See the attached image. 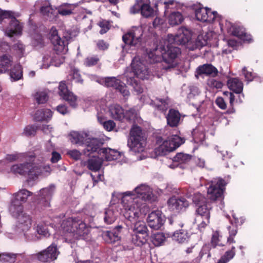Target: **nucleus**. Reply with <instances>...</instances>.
<instances>
[{
  "label": "nucleus",
  "mask_w": 263,
  "mask_h": 263,
  "mask_svg": "<svg viewBox=\"0 0 263 263\" xmlns=\"http://www.w3.org/2000/svg\"><path fill=\"white\" fill-rule=\"evenodd\" d=\"M242 71L246 81L250 82L253 80L255 77V73L248 71L246 67L242 68Z\"/></svg>",
  "instance_id": "nucleus-64"
},
{
  "label": "nucleus",
  "mask_w": 263,
  "mask_h": 263,
  "mask_svg": "<svg viewBox=\"0 0 263 263\" xmlns=\"http://www.w3.org/2000/svg\"><path fill=\"white\" fill-rule=\"evenodd\" d=\"M61 227L65 232L72 234L76 238L84 237L89 232V227L79 217H69L64 219Z\"/></svg>",
  "instance_id": "nucleus-3"
},
{
  "label": "nucleus",
  "mask_w": 263,
  "mask_h": 263,
  "mask_svg": "<svg viewBox=\"0 0 263 263\" xmlns=\"http://www.w3.org/2000/svg\"><path fill=\"white\" fill-rule=\"evenodd\" d=\"M219 233L216 231L214 232L212 235L211 240V245L213 248H215L217 246H222L221 244L219 243Z\"/></svg>",
  "instance_id": "nucleus-62"
},
{
  "label": "nucleus",
  "mask_w": 263,
  "mask_h": 263,
  "mask_svg": "<svg viewBox=\"0 0 263 263\" xmlns=\"http://www.w3.org/2000/svg\"><path fill=\"white\" fill-rule=\"evenodd\" d=\"M18 255L20 254L14 253L0 254V263H14Z\"/></svg>",
  "instance_id": "nucleus-37"
},
{
  "label": "nucleus",
  "mask_w": 263,
  "mask_h": 263,
  "mask_svg": "<svg viewBox=\"0 0 263 263\" xmlns=\"http://www.w3.org/2000/svg\"><path fill=\"white\" fill-rule=\"evenodd\" d=\"M193 201L198 206L208 202L205 197L200 193L195 194L193 198Z\"/></svg>",
  "instance_id": "nucleus-61"
},
{
  "label": "nucleus",
  "mask_w": 263,
  "mask_h": 263,
  "mask_svg": "<svg viewBox=\"0 0 263 263\" xmlns=\"http://www.w3.org/2000/svg\"><path fill=\"white\" fill-rule=\"evenodd\" d=\"M138 198L144 201L152 202L155 200V197L151 188L145 184H141L135 188L134 191Z\"/></svg>",
  "instance_id": "nucleus-17"
},
{
  "label": "nucleus",
  "mask_w": 263,
  "mask_h": 263,
  "mask_svg": "<svg viewBox=\"0 0 263 263\" xmlns=\"http://www.w3.org/2000/svg\"><path fill=\"white\" fill-rule=\"evenodd\" d=\"M192 158V156L190 154L179 153L173 158V160L174 162H178L180 164H185L189 163L191 160Z\"/></svg>",
  "instance_id": "nucleus-39"
},
{
  "label": "nucleus",
  "mask_w": 263,
  "mask_h": 263,
  "mask_svg": "<svg viewBox=\"0 0 263 263\" xmlns=\"http://www.w3.org/2000/svg\"><path fill=\"white\" fill-rule=\"evenodd\" d=\"M189 237L187 231L183 229L175 231L173 235V240L181 243L187 242Z\"/></svg>",
  "instance_id": "nucleus-34"
},
{
  "label": "nucleus",
  "mask_w": 263,
  "mask_h": 263,
  "mask_svg": "<svg viewBox=\"0 0 263 263\" xmlns=\"http://www.w3.org/2000/svg\"><path fill=\"white\" fill-rule=\"evenodd\" d=\"M227 183L221 178L214 179L208 188V197L211 200L216 201L223 197V193Z\"/></svg>",
  "instance_id": "nucleus-6"
},
{
  "label": "nucleus",
  "mask_w": 263,
  "mask_h": 263,
  "mask_svg": "<svg viewBox=\"0 0 263 263\" xmlns=\"http://www.w3.org/2000/svg\"><path fill=\"white\" fill-rule=\"evenodd\" d=\"M9 26L7 29L8 36H13L14 34H21L22 30V26L20 22L14 16H11Z\"/></svg>",
  "instance_id": "nucleus-25"
},
{
  "label": "nucleus",
  "mask_w": 263,
  "mask_h": 263,
  "mask_svg": "<svg viewBox=\"0 0 263 263\" xmlns=\"http://www.w3.org/2000/svg\"><path fill=\"white\" fill-rule=\"evenodd\" d=\"M54 186L43 189L40 190L39 203L44 206H49V202L54 193Z\"/></svg>",
  "instance_id": "nucleus-20"
},
{
  "label": "nucleus",
  "mask_w": 263,
  "mask_h": 263,
  "mask_svg": "<svg viewBox=\"0 0 263 263\" xmlns=\"http://www.w3.org/2000/svg\"><path fill=\"white\" fill-rule=\"evenodd\" d=\"M155 154L157 156H165L168 153L171 152L170 149L167 148L164 142L155 149Z\"/></svg>",
  "instance_id": "nucleus-54"
},
{
  "label": "nucleus",
  "mask_w": 263,
  "mask_h": 263,
  "mask_svg": "<svg viewBox=\"0 0 263 263\" xmlns=\"http://www.w3.org/2000/svg\"><path fill=\"white\" fill-rule=\"evenodd\" d=\"M12 64V57L8 54H4L0 57V74L8 71Z\"/></svg>",
  "instance_id": "nucleus-30"
},
{
  "label": "nucleus",
  "mask_w": 263,
  "mask_h": 263,
  "mask_svg": "<svg viewBox=\"0 0 263 263\" xmlns=\"http://www.w3.org/2000/svg\"><path fill=\"white\" fill-rule=\"evenodd\" d=\"M117 213L111 209H106L104 216V222L107 224L113 223L116 219Z\"/></svg>",
  "instance_id": "nucleus-42"
},
{
  "label": "nucleus",
  "mask_w": 263,
  "mask_h": 263,
  "mask_svg": "<svg viewBox=\"0 0 263 263\" xmlns=\"http://www.w3.org/2000/svg\"><path fill=\"white\" fill-rule=\"evenodd\" d=\"M62 98L67 102L69 105L72 108H76L77 107L78 97L72 91L66 94V95L64 96Z\"/></svg>",
  "instance_id": "nucleus-43"
},
{
  "label": "nucleus",
  "mask_w": 263,
  "mask_h": 263,
  "mask_svg": "<svg viewBox=\"0 0 263 263\" xmlns=\"http://www.w3.org/2000/svg\"><path fill=\"white\" fill-rule=\"evenodd\" d=\"M34 98L38 104H43L47 101L48 96L45 91H39L36 92Z\"/></svg>",
  "instance_id": "nucleus-53"
},
{
  "label": "nucleus",
  "mask_w": 263,
  "mask_h": 263,
  "mask_svg": "<svg viewBox=\"0 0 263 263\" xmlns=\"http://www.w3.org/2000/svg\"><path fill=\"white\" fill-rule=\"evenodd\" d=\"M224 95H227L229 96V103H230V107L229 109L227 111V113L228 114H231L235 112V110L234 108V102L235 101V96L231 92L226 91L224 93Z\"/></svg>",
  "instance_id": "nucleus-52"
},
{
  "label": "nucleus",
  "mask_w": 263,
  "mask_h": 263,
  "mask_svg": "<svg viewBox=\"0 0 263 263\" xmlns=\"http://www.w3.org/2000/svg\"><path fill=\"white\" fill-rule=\"evenodd\" d=\"M167 124L170 127H176L179 125L181 115L178 110L171 108L166 116Z\"/></svg>",
  "instance_id": "nucleus-23"
},
{
  "label": "nucleus",
  "mask_w": 263,
  "mask_h": 263,
  "mask_svg": "<svg viewBox=\"0 0 263 263\" xmlns=\"http://www.w3.org/2000/svg\"><path fill=\"white\" fill-rule=\"evenodd\" d=\"M11 214L17 219L16 226L18 230L25 232L30 229L32 225V218L30 215L24 213L23 210L22 212H17L16 215Z\"/></svg>",
  "instance_id": "nucleus-11"
},
{
  "label": "nucleus",
  "mask_w": 263,
  "mask_h": 263,
  "mask_svg": "<svg viewBox=\"0 0 263 263\" xmlns=\"http://www.w3.org/2000/svg\"><path fill=\"white\" fill-rule=\"evenodd\" d=\"M245 219L242 217H237L235 215H233V218L230 220L231 225L228 227L229 236L227 242L229 244L235 242L234 237L238 232V227L241 226L245 222Z\"/></svg>",
  "instance_id": "nucleus-13"
},
{
  "label": "nucleus",
  "mask_w": 263,
  "mask_h": 263,
  "mask_svg": "<svg viewBox=\"0 0 263 263\" xmlns=\"http://www.w3.org/2000/svg\"><path fill=\"white\" fill-rule=\"evenodd\" d=\"M193 9L196 19L202 22L213 23L218 15L216 11H212L211 9L204 8L200 4L194 6Z\"/></svg>",
  "instance_id": "nucleus-10"
},
{
  "label": "nucleus",
  "mask_w": 263,
  "mask_h": 263,
  "mask_svg": "<svg viewBox=\"0 0 263 263\" xmlns=\"http://www.w3.org/2000/svg\"><path fill=\"white\" fill-rule=\"evenodd\" d=\"M235 255V247L232 246L231 249L227 251L221 257L227 262L231 260Z\"/></svg>",
  "instance_id": "nucleus-59"
},
{
  "label": "nucleus",
  "mask_w": 263,
  "mask_h": 263,
  "mask_svg": "<svg viewBox=\"0 0 263 263\" xmlns=\"http://www.w3.org/2000/svg\"><path fill=\"white\" fill-rule=\"evenodd\" d=\"M125 228L121 225L117 226L111 231L103 232V239L107 243H113L120 240L121 235Z\"/></svg>",
  "instance_id": "nucleus-14"
},
{
  "label": "nucleus",
  "mask_w": 263,
  "mask_h": 263,
  "mask_svg": "<svg viewBox=\"0 0 263 263\" xmlns=\"http://www.w3.org/2000/svg\"><path fill=\"white\" fill-rule=\"evenodd\" d=\"M36 132V127L34 125H28L24 129V134L27 136L35 135Z\"/></svg>",
  "instance_id": "nucleus-63"
},
{
  "label": "nucleus",
  "mask_w": 263,
  "mask_h": 263,
  "mask_svg": "<svg viewBox=\"0 0 263 263\" xmlns=\"http://www.w3.org/2000/svg\"><path fill=\"white\" fill-rule=\"evenodd\" d=\"M104 85L107 87H112L118 90L124 97L128 96L129 92L127 89L126 85L120 80L116 77L105 78L104 80Z\"/></svg>",
  "instance_id": "nucleus-12"
},
{
  "label": "nucleus",
  "mask_w": 263,
  "mask_h": 263,
  "mask_svg": "<svg viewBox=\"0 0 263 263\" xmlns=\"http://www.w3.org/2000/svg\"><path fill=\"white\" fill-rule=\"evenodd\" d=\"M10 78L13 81H18L23 78V70L20 65L15 66L10 72Z\"/></svg>",
  "instance_id": "nucleus-40"
},
{
  "label": "nucleus",
  "mask_w": 263,
  "mask_h": 263,
  "mask_svg": "<svg viewBox=\"0 0 263 263\" xmlns=\"http://www.w3.org/2000/svg\"><path fill=\"white\" fill-rule=\"evenodd\" d=\"M226 26H227V29L229 33L240 39H245V37L246 36V32L245 28L233 24L230 22H226Z\"/></svg>",
  "instance_id": "nucleus-22"
},
{
  "label": "nucleus",
  "mask_w": 263,
  "mask_h": 263,
  "mask_svg": "<svg viewBox=\"0 0 263 263\" xmlns=\"http://www.w3.org/2000/svg\"><path fill=\"white\" fill-rule=\"evenodd\" d=\"M131 67L137 77L144 79L148 76V68L140 61L133 60L131 64Z\"/></svg>",
  "instance_id": "nucleus-18"
},
{
  "label": "nucleus",
  "mask_w": 263,
  "mask_h": 263,
  "mask_svg": "<svg viewBox=\"0 0 263 263\" xmlns=\"http://www.w3.org/2000/svg\"><path fill=\"white\" fill-rule=\"evenodd\" d=\"M75 7L74 4L64 3L57 8L58 13L62 16L69 15L73 13Z\"/></svg>",
  "instance_id": "nucleus-33"
},
{
  "label": "nucleus",
  "mask_w": 263,
  "mask_h": 263,
  "mask_svg": "<svg viewBox=\"0 0 263 263\" xmlns=\"http://www.w3.org/2000/svg\"><path fill=\"white\" fill-rule=\"evenodd\" d=\"M100 58L98 55L89 56L85 59L84 64L87 67L96 65L100 61Z\"/></svg>",
  "instance_id": "nucleus-47"
},
{
  "label": "nucleus",
  "mask_w": 263,
  "mask_h": 263,
  "mask_svg": "<svg viewBox=\"0 0 263 263\" xmlns=\"http://www.w3.org/2000/svg\"><path fill=\"white\" fill-rule=\"evenodd\" d=\"M68 77L70 80H74L76 83L82 84L83 82L79 69L74 67L71 69Z\"/></svg>",
  "instance_id": "nucleus-44"
},
{
  "label": "nucleus",
  "mask_w": 263,
  "mask_h": 263,
  "mask_svg": "<svg viewBox=\"0 0 263 263\" xmlns=\"http://www.w3.org/2000/svg\"><path fill=\"white\" fill-rule=\"evenodd\" d=\"M134 233L147 236V228L143 221H136L133 228Z\"/></svg>",
  "instance_id": "nucleus-35"
},
{
  "label": "nucleus",
  "mask_w": 263,
  "mask_h": 263,
  "mask_svg": "<svg viewBox=\"0 0 263 263\" xmlns=\"http://www.w3.org/2000/svg\"><path fill=\"white\" fill-rule=\"evenodd\" d=\"M99 26L101 28L100 33L103 34L106 33L110 29L109 22L105 20H102L98 23Z\"/></svg>",
  "instance_id": "nucleus-58"
},
{
  "label": "nucleus",
  "mask_w": 263,
  "mask_h": 263,
  "mask_svg": "<svg viewBox=\"0 0 263 263\" xmlns=\"http://www.w3.org/2000/svg\"><path fill=\"white\" fill-rule=\"evenodd\" d=\"M58 88V93L61 98L66 95V94L71 92V91L68 89V86L65 81H62L60 82Z\"/></svg>",
  "instance_id": "nucleus-57"
},
{
  "label": "nucleus",
  "mask_w": 263,
  "mask_h": 263,
  "mask_svg": "<svg viewBox=\"0 0 263 263\" xmlns=\"http://www.w3.org/2000/svg\"><path fill=\"white\" fill-rule=\"evenodd\" d=\"M56 51V54L52 57L51 63L55 66H59L64 62L65 57L60 54L61 52Z\"/></svg>",
  "instance_id": "nucleus-56"
},
{
  "label": "nucleus",
  "mask_w": 263,
  "mask_h": 263,
  "mask_svg": "<svg viewBox=\"0 0 263 263\" xmlns=\"http://www.w3.org/2000/svg\"><path fill=\"white\" fill-rule=\"evenodd\" d=\"M158 102L154 104L155 108L161 111L162 112H165L168 108V103L165 100L162 99H157Z\"/></svg>",
  "instance_id": "nucleus-55"
},
{
  "label": "nucleus",
  "mask_w": 263,
  "mask_h": 263,
  "mask_svg": "<svg viewBox=\"0 0 263 263\" xmlns=\"http://www.w3.org/2000/svg\"><path fill=\"white\" fill-rule=\"evenodd\" d=\"M183 21L182 14L179 12H172L169 16V23L172 25L181 24Z\"/></svg>",
  "instance_id": "nucleus-41"
},
{
  "label": "nucleus",
  "mask_w": 263,
  "mask_h": 263,
  "mask_svg": "<svg viewBox=\"0 0 263 263\" xmlns=\"http://www.w3.org/2000/svg\"><path fill=\"white\" fill-rule=\"evenodd\" d=\"M69 136L70 137V139L71 143L79 145H82L84 144L86 145V141L89 139H85L83 134L78 132H71Z\"/></svg>",
  "instance_id": "nucleus-32"
},
{
  "label": "nucleus",
  "mask_w": 263,
  "mask_h": 263,
  "mask_svg": "<svg viewBox=\"0 0 263 263\" xmlns=\"http://www.w3.org/2000/svg\"><path fill=\"white\" fill-rule=\"evenodd\" d=\"M32 193L26 190H21L14 194V199L12 201L9 206V211L11 213L16 215L18 212H22L23 206L22 203L26 202L28 197L31 196Z\"/></svg>",
  "instance_id": "nucleus-8"
},
{
  "label": "nucleus",
  "mask_w": 263,
  "mask_h": 263,
  "mask_svg": "<svg viewBox=\"0 0 263 263\" xmlns=\"http://www.w3.org/2000/svg\"><path fill=\"white\" fill-rule=\"evenodd\" d=\"M165 240V236L163 233L154 234L151 237V241L155 246H161Z\"/></svg>",
  "instance_id": "nucleus-46"
},
{
  "label": "nucleus",
  "mask_w": 263,
  "mask_h": 263,
  "mask_svg": "<svg viewBox=\"0 0 263 263\" xmlns=\"http://www.w3.org/2000/svg\"><path fill=\"white\" fill-rule=\"evenodd\" d=\"M140 13L143 17L148 18L154 15V10L149 4H143L140 6Z\"/></svg>",
  "instance_id": "nucleus-38"
},
{
  "label": "nucleus",
  "mask_w": 263,
  "mask_h": 263,
  "mask_svg": "<svg viewBox=\"0 0 263 263\" xmlns=\"http://www.w3.org/2000/svg\"><path fill=\"white\" fill-rule=\"evenodd\" d=\"M147 221L151 228L155 230L159 229L164 222L162 212L158 210L152 211L148 214Z\"/></svg>",
  "instance_id": "nucleus-15"
},
{
  "label": "nucleus",
  "mask_w": 263,
  "mask_h": 263,
  "mask_svg": "<svg viewBox=\"0 0 263 263\" xmlns=\"http://www.w3.org/2000/svg\"><path fill=\"white\" fill-rule=\"evenodd\" d=\"M181 51L179 47L168 45L167 50L162 54V69L166 71L175 68L178 64V58Z\"/></svg>",
  "instance_id": "nucleus-5"
},
{
  "label": "nucleus",
  "mask_w": 263,
  "mask_h": 263,
  "mask_svg": "<svg viewBox=\"0 0 263 263\" xmlns=\"http://www.w3.org/2000/svg\"><path fill=\"white\" fill-rule=\"evenodd\" d=\"M109 110L110 116L113 119L121 121L124 119V110L120 105L118 104L112 105L109 107Z\"/></svg>",
  "instance_id": "nucleus-27"
},
{
  "label": "nucleus",
  "mask_w": 263,
  "mask_h": 263,
  "mask_svg": "<svg viewBox=\"0 0 263 263\" xmlns=\"http://www.w3.org/2000/svg\"><path fill=\"white\" fill-rule=\"evenodd\" d=\"M147 236L143 235L140 234L134 233L132 235L131 241L137 246H142L147 241Z\"/></svg>",
  "instance_id": "nucleus-36"
},
{
  "label": "nucleus",
  "mask_w": 263,
  "mask_h": 263,
  "mask_svg": "<svg viewBox=\"0 0 263 263\" xmlns=\"http://www.w3.org/2000/svg\"><path fill=\"white\" fill-rule=\"evenodd\" d=\"M168 209L176 212H180L189 205L188 201L184 197H171L167 201Z\"/></svg>",
  "instance_id": "nucleus-16"
},
{
  "label": "nucleus",
  "mask_w": 263,
  "mask_h": 263,
  "mask_svg": "<svg viewBox=\"0 0 263 263\" xmlns=\"http://www.w3.org/2000/svg\"><path fill=\"white\" fill-rule=\"evenodd\" d=\"M187 32V31H186ZM191 39V35L187 32L185 33L182 30H179V32L174 37V43L178 45H185Z\"/></svg>",
  "instance_id": "nucleus-31"
},
{
  "label": "nucleus",
  "mask_w": 263,
  "mask_h": 263,
  "mask_svg": "<svg viewBox=\"0 0 263 263\" xmlns=\"http://www.w3.org/2000/svg\"><path fill=\"white\" fill-rule=\"evenodd\" d=\"M50 36L51 42L53 45V49L58 52H63L65 48V42L58 35L57 30L52 28Z\"/></svg>",
  "instance_id": "nucleus-21"
},
{
  "label": "nucleus",
  "mask_w": 263,
  "mask_h": 263,
  "mask_svg": "<svg viewBox=\"0 0 263 263\" xmlns=\"http://www.w3.org/2000/svg\"><path fill=\"white\" fill-rule=\"evenodd\" d=\"M20 155L26 161L23 163L13 165L10 168L11 172L14 174L27 176L30 180H36L42 173L43 167L41 165L35 164V155L23 153Z\"/></svg>",
  "instance_id": "nucleus-1"
},
{
  "label": "nucleus",
  "mask_w": 263,
  "mask_h": 263,
  "mask_svg": "<svg viewBox=\"0 0 263 263\" xmlns=\"http://www.w3.org/2000/svg\"><path fill=\"white\" fill-rule=\"evenodd\" d=\"M138 210H132V206L129 208L128 210H126L124 214V216L129 221L132 222L136 220L138 218Z\"/></svg>",
  "instance_id": "nucleus-49"
},
{
  "label": "nucleus",
  "mask_w": 263,
  "mask_h": 263,
  "mask_svg": "<svg viewBox=\"0 0 263 263\" xmlns=\"http://www.w3.org/2000/svg\"><path fill=\"white\" fill-rule=\"evenodd\" d=\"M211 249V247L210 244H205L204 245L201 249L199 256L196 259L199 261L201 260V259L203 257L204 255H207V258H210L211 257V253L210 252V250Z\"/></svg>",
  "instance_id": "nucleus-50"
},
{
  "label": "nucleus",
  "mask_w": 263,
  "mask_h": 263,
  "mask_svg": "<svg viewBox=\"0 0 263 263\" xmlns=\"http://www.w3.org/2000/svg\"><path fill=\"white\" fill-rule=\"evenodd\" d=\"M124 115L125 116L124 119L127 121L130 122L135 119L137 113L134 108H130L128 110L124 111Z\"/></svg>",
  "instance_id": "nucleus-60"
},
{
  "label": "nucleus",
  "mask_w": 263,
  "mask_h": 263,
  "mask_svg": "<svg viewBox=\"0 0 263 263\" xmlns=\"http://www.w3.org/2000/svg\"><path fill=\"white\" fill-rule=\"evenodd\" d=\"M59 254L57 245L52 243L46 249L33 254L32 258L41 262H50L57 259Z\"/></svg>",
  "instance_id": "nucleus-7"
},
{
  "label": "nucleus",
  "mask_w": 263,
  "mask_h": 263,
  "mask_svg": "<svg viewBox=\"0 0 263 263\" xmlns=\"http://www.w3.org/2000/svg\"><path fill=\"white\" fill-rule=\"evenodd\" d=\"M217 68L211 64H206L200 65L197 68V73L199 75L205 74L207 76L212 75L213 77L218 74Z\"/></svg>",
  "instance_id": "nucleus-26"
},
{
  "label": "nucleus",
  "mask_w": 263,
  "mask_h": 263,
  "mask_svg": "<svg viewBox=\"0 0 263 263\" xmlns=\"http://www.w3.org/2000/svg\"><path fill=\"white\" fill-rule=\"evenodd\" d=\"M163 142L170 151L172 152L183 144L185 142V139L177 135H173Z\"/></svg>",
  "instance_id": "nucleus-24"
},
{
  "label": "nucleus",
  "mask_w": 263,
  "mask_h": 263,
  "mask_svg": "<svg viewBox=\"0 0 263 263\" xmlns=\"http://www.w3.org/2000/svg\"><path fill=\"white\" fill-rule=\"evenodd\" d=\"M143 30L141 27H133L122 36V40L127 45L139 47L142 42Z\"/></svg>",
  "instance_id": "nucleus-9"
},
{
  "label": "nucleus",
  "mask_w": 263,
  "mask_h": 263,
  "mask_svg": "<svg viewBox=\"0 0 263 263\" xmlns=\"http://www.w3.org/2000/svg\"><path fill=\"white\" fill-rule=\"evenodd\" d=\"M193 140L195 143H199L202 142L205 137V135L202 131H199L198 129H195L192 132Z\"/></svg>",
  "instance_id": "nucleus-48"
},
{
  "label": "nucleus",
  "mask_w": 263,
  "mask_h": 263,
  "mask_svg": "<svg viewBox=\"0 0 263 263\" xmlns=\"http://www.w3.org/2000/svg\"><path fill=\"white\" fill-rule=\"evenodd\" d=\"M146 139L145 132L142 128L134 125L130 130V141H128V145L135 153L142 152L144 151Z\"/></svg>",
  "instance_id": "nucleus-4"
},
{
  "label": "nucleus",
  "mask_w": 263,
  "mask_h": 263,
  "mask_svg": "<svg viewBox=\"0 0 263 263\" xmlns=\"http://www.w3.org/2000/svg\"><path fill=\"white\" fill-rule=\"evenodd\" d=\"M99 156H100L99 154L91 153H90V156H87L89 158L86 162L85 165L89 170L93 172H97L100 170L102 162Z\"/></svg>",
  "instance_id": "nucleus-19"
},
{
  "label": "nucleus",
  "mask_w": 263,
  "mask_h": 263,
  "mask_svg": "<svg viewBox=\"0 0 263 263\" xmlns=\"http://www.w3.org/2000/svg\"><path fill=\"white\" fill-rule=\"evenodd\" d=\"M41 13L45 16H48L50 18H53L56 17L55 10H54L50 4L46 6H42L40 8Z\"/></svg>",
  "instance_id": "nucleus-45"
},
{
  "label": "nucleus",
  "mask_w": 263,
  "mask_h": 263,
  "mask_svg": "<svg viewBox=\"0 0 263 263\" xmlns=\"http://www.w3.org/2000/svg\"><path fill=\"white\" fill-rule=\"evenodd\" d=\"M103 143L98 138L88 139L86 141V148L83 150L85 156H90V153H97L106 161L116 160L120 157V153L111 148H101Z\"/></svg>",
  "instance_id": "nucleus-2"
},
{
  "label": "nucleus",
  "mask_w": 263,
  "mask_h": 263,
  "mask_svg": "<svg viewBox=\"0 0 263 263\" xmlns=\"http://www.w3.org/2000/svg\"><path fill=\"white\" fill-rule=\"evenodd\" d=\"M227 85L229 89L236 93H240L242 91L243 85L238 78H230L228 81Z\"/></svg>",
  "instance_id": "nucleus-28"
},
{
  "label": "nucleus",
  "mask_w": 263,
  "mask_h": 263,
  "mask_svg": "<svg viewBox=\"0 0 263 263\" xmlns=\"http://www.w3.org/2000/svg\"><path fill=\"white\" fill-rule=\"evenodd\" d=\"M211 205L209 202L199 205L196 210L197 215L201 216L207 220L209 223L210 217V210L211 209Z\"/></svg>",
  "instance_id": "nucleus-29"
},
{
  "label": "nucleus",
  "mask_w": 263,
  "mask_h": 263,
  "mask_svg": "<svg viewBox=\"0 0 263 263\" xmlns=\"http://www.w3.org/2000/svg\"><path fill=\"white\" fill-rule=\"evenodd\" d=\"M207 85L212 89H221L223 86V83L219 80L214 78H210L207 80Z\"/></svg>",
  "instance_id": "nucleus-51"
}]
</instances>
